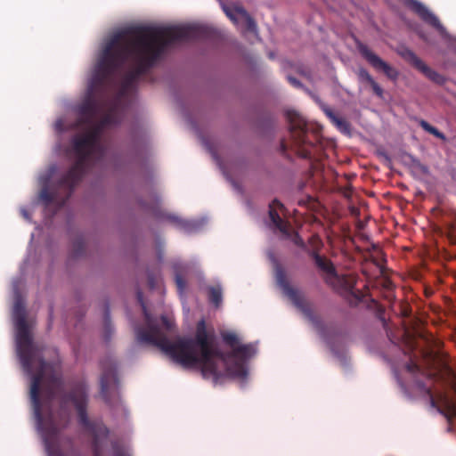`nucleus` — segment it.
I'll return each mask as SVG.
<instances>
[{"label": "nucleus", "instance_id": "f257e3e1", "mask_svg": "<svg viewBox=\"0 0 456 456\" xmlns=\"http://www.w3.org/2000/svg\"><path fill=\"white\" fill-rule=\"evenodd\" d=\"M213 28L204 25L136 26L115 34L105 45L97 61L89 87L103 95L113 76L131 60L134 68L122 80V94L133 88L141 76L148 72L165 49L175 42L210 39Z\"/></svg>", "mask_w": 456, "mask_h": 456}, {"label": "nucleus", "instance_id": "f03ea898", "mask_svg": "<svg viewBox=\"0 0 456 456\" xmlns=\"http://www.w3.org/2000/svg\"><path fill=\"white\" fill-rule=\"evenodd\" d=\"M144 315L146 326L136 330L140 343L157 346L174 362L183 368L200 370L203 378L212 379L216 384L223 378H246L247 369L242 361L256 354L253 344L239 345L224 353L215 345L214 334L207 330L203 319L196 325L194 338H178L171 342L146 310Z\"/></svg>", "mask_w": 456, "mask_h": 456}, {"label": "nucleus", "instance_id": "7ed1b4c3", "mask_svg": "<svg viewBox=\"0 0 456 456\" xmlns=\"http://www.w3.org/2000/svg\"><path fill=\"white\" fill-rule=\"evenodd\" d=\"M78 115L77 124L87 129L71 139L70 151L75 162L53 188L45 186L39 194L45 205L54 203L57 208H62L70 198L75 186L85 175L92 156L94 153L103 156L102 133L106 127L121 122L122 107L118 99L110 100L96 91L92 93L88 86L87 97L78 107Z\"/></svg>", "mask_w": 456, "mask_h": 456}, {"label": "nucleus", "instance_id": "20e7f679", "mask_svg": "<svg viewBox=\"0 0 456 456\" xmlns=\"http://www.w3.org/2000/svg\"><path fill=\"white\" fill-rule=\"evenodd\" d=\"M12 317L16 328L17 351L24 370L32 376L30 401L37 427L43 436L45 450L49 456H62L58 444L61 423L53 412L45 416L42 413L40 388L44 386L45 396L52 401L61 388V378L54 363L43 359L45 347L35 343L27 322L26 306L21 297L15 300Z\"/></svg>", "mask_w": 456, "mask_h": 456}, {"label": "nucleus", "instance_id": "39448f33", "mask_svg": "<svg viewBox=\"0 0 456 456\" xmlns=\"http://www.w3.org/2000/svg\"><path fill=\"white\" fill-rule=\"evenodd\" d=\"M61 408L68 403H72L77 410L78 422L92 437L94 456H102V444L108 439L109 429L102 421H90L87 416V387L84 382L72 386L69 393H63L60 397Z\"/></svg>", "mask_w": 456, "mask_h": 456}, {"label": "nucleus", "instance_id": "423d86ee", "mask_svg": "<svg viewBox=\"0 0 456 456\" xmlns=\"http://www.w3.org/2000/svg\"><path fill=\"white\" fill-rule=\"evenodd\" d=\"M286 118L289 123L290 135L289 144L282 140L281 150L283 153L291 148L302 159H311V149L321 140V128L308 123L295 110H287Z\"/></svg>", "mask_w": 456, "mask_h": 456}, {"label": "nucleus", "instance_id": "0eeeda50", "mask_svg": "<svg viewBox=\"0 0 456 456\" xmlns=\"http://www.w3.org/2000/svg\"><path fill=\"white\" fill-rule=\"evenodd\" d=\"M307 254L322 272L323 281L327 285L340 294L352 297L355 302H360L362 299V291L355 289L357 277L354 274H338L333 263L316 250L307 249Z\"/></svg>", "mask_w": 456, "mask_h": 456}, {"label": "nucleus", "instance_id": "6e6552de", "mask_svg": "<svg viewBox=\"0 0 456 456\" xmlns=\"http://www.w3.org/2000/svg\"><path fill=\"white\" fill-rule=\"evenodd\" d=\"M274 276L276 283L282 290V293L304 314L314 329L321 335H323L325 325L322 318L314 313L312 305L305 299V296L297 289L290 285L285 269L278 262L274 265Z\"/></svg>", "mask_w": 456, "mask_h": 456}, {"label": "nucleus", "instance_id": "1a4fd4ad", "mask_svg": "<svg viewBox=\"0 0 456 456\" xmlns=\"http://www.w3.org/2000/svg\"><path fill=\"white\" fill-rule=\"evenodd\" d=\"M416 385L419 389L429 397L432 407L443 414L449 421L456 418V402L449 398L447 395L441 393L439 400H436L433 395L432 388L424 381L416 379Z\"/></svg>", "mask_w": 456, "mask_h": 456}, {"label": "nucleus", "instance_id": "9d476101", "mask_svg": "<svg viewBox=\"0 0 456 456\" xmlns=\"http://www.w3.org/2000/svg\"><path fill=\"white\" fill-rule=\"evenodd\" d=\"M275 206L281 208L282 204L279 200H274L272 205H270L269 218L271 222V227L278 230L282 235H284L285 238L290 239L295 245L307 251L308 248H306L303 239L300 237L298 232L291 231L289 223L288 221L283 220L280 216L278 212L274 209Z\"/></svg>", "mask_w": 456, "mask_h": 456}, {"label": "nucleus", "instance_id": "9b49d317", "mask_svg": "<svg viewBox=\"0 0 456 456\" xmlns=\"http://www.w3.org/2000/svg\"><path fill=\"white\" fill-rule=\"evenodd\" d=\"M358 50L362 56L368 61V63L377 71H382L387 78L392 81H396L399 77V72L396 69L383 61L379 56L374 53L367 45L363 44L358 45Z\"/></svg>", "mask_w": 456, "mask_h": 456}, {"label": "nucleus", "instance_id": "f8f14e48", "mask_svg": "<svg viewBox=\"0 0 456 456\" xmlns=\"http://www.w3.org/2000/svg\"><path fill=\"white\" fill-rule=\"evenodd\" d=\"M402 56L415 69L420 71L426 77L437 85H444L445 77L436 70L428 67L420 58H419L411 50L406 49L402 53Z\"/></svg>", "mask_w": 456, "mask_h": 456}, {"label": "nucleus", "instance_id": "ddd939ff", "mask_svg": "<svg viewBox=\"0 0 456 456\" xmlns=\"http://www.w3.org/2000/svg\"><path fill=\"white\" fill-rule=\"evenodd\" d=\"M101 365L102 369V374L101 376V395L102 398L109 403V391L110 388L116 387L118 382L116 366L112 362L109 363L102 362Z\"/></svg>", "mask_w": 456, "mask_h": 456}, {"label": "nucleus", "instance_id": "4468645a", "mask_svg": "<svg viewBox=\"0 0 456 456\" xmlns=\"http://www.w3.org/2000/svg\"><path fill=\"white\" fill-rule=\"evenodd\" d=\"M222 6L224 13L234 24H238L240 20H242L245 22L248 31L255 32L256 30L255 20L242 6L226 4H223Z\"/></svg>", "mask_w": 456, "mask_h": 456}, {"label": "nucleus", "instance_id": "2eb2a0df", "mask_svg": "<svg viewBox=\"0 0 456 456\" xmlns=\"http://www.w3.org/2000/svg\"><path fill=\"white\" fill-rule=\"evenodd\" d=\"M409 7L411 11L418 14L422 20L436 28L440 33L444 32L445 28L441 24L439 19L434 13H432L423 4L417 0H410Z\"/></svg>", "mask_w": 456, "mask_h": 456}, {"label": "nucleus", "instance_id": "dca6fc26", "mask_svg": "<svg viewBox=\"0 0 456 456\" xmlns=\"http://www.w3.org/2000/svg\"><path fill=\"white\" fill-rule=\"evenodd\" d=\"M356 75L360 83L369 84L375 95H377L380 99L384 98L383 88L374 80L372 76L369 73V71L366 69L360 68L357 70Z\"/></svg>", "mask_w": 456, "mask_h": 456}, {"label": "nucleus", "instance_id": "f3484780", "mask_svg": "<svg viewBox=\"0 0 456 456\" xmlns=\"http://www.w3.org/2000/svg\"><path fill=\"white\" fill-rule=\"evenodd\" d=\"M323 110L326 116L341 132L346 134L350 132V124L346 118L336 115L330 108H324Z\"/></svg>", "mask_w": 456, "mask_h": 456}, {"label": "nucleus", "instance_id": "a211bd4d", "mask_svg": "<svg viewBox=\"0 0 456 456\" xmlns=\"http://www.w3.org/2000/svg\"><path fill=\"white\" fill-rule=\"evenodd\" d=\"M406 369L409 372H411L412 374H415V375L420 374V375L426 377L427 379L429 381H434L437 379H442L440 377L439 373L432 371V370H423V369H421V367L419 364H417L414 362H411L407 363Z\"/></svg>", "mask_w": 456, "mask_h": 456}, {"label": "nucleus", "instance_id": "6ab92c4d", "mask_svg": "<svg viewBox=\"0 0 456 456\" xmlns=\"http://www.w3.org/2000/svg\"><path fill=\"white\" fill-rule=\"evenodd\" d=\"M208 291L209 302L213 304L216 307H218L223 301V292L221 286H210L208 287Z\"/></svg>", "mask_w": 456, "mask_h": 456}, {"label": "nucleus", "instance_id": "aec40b11", "mask_svg": "<svg viewBox=\"0 0 456 456\" xmlns=\"http://www.w3.org/2000/svg\"><path fill=\"white\" fill-rule=\"evenodd\" d=\"M86 251V241L83 237H77L74 240L71 248V257L78 258L84 255Z\"/></svg>", "mask_w": 456, "mask_h": 456}, {"label": "nucleus", "instance_id": "412c9836", "mask_svg": "<svg viewBox=\"0 0 456 456\" xmlns=\"http://www.w3.org/2000/svg\"><path fill=\"white\" fill-rule=\"evenodd\" d=\"M420 126L428 133L433 134L436 138H439L443 141L445 140V135L440 132L436 127L431 126L428 122L425 120L420 121Z\"/></svg>", "mask_w": 456, "mask_h": 456}, {"label": "nucleus", "instance_id": "4be33fe9", "mask_svg": "<svg viewBox=\"0 0 456 456\" xmlns=\"http://www.w3.org/2000/svg\"><path fill=\"white\" fill-rule=\"evenodd\" d=\"M222 338L224 342L232 348V350H234V347L239 346V338L235 333L224 332L222 334Z\"/></svg>", "mask_w": 456, "mask_h": 456}, {"label": "nucleus", "instance_id": "5701e85b", "mask_svg": "<svg viewBox=\"0 0 456 456\" xmlns=\"http://www.w3.org/2000/svg\"><path fill=\"white\" fill-rule=\"evenodd\" d=\"M113 333V328L110 320V311L107 307L104 313V338L106 341L110 339L111 334Z\"/></svg>", "mask_w": 456, "mask_h": 456}, {"label": "nucleus", "instance_id": "b1692460", "mask_svg": "<svg viewBox=\"0 0 456 456\" xmlns=\"http://www.w3.org/2000/svg\"><path fill=\"white\" fill-rule=\"evenodd\" d=\"M444 374L446 375L447 379L446 382L456 393V373L452 369L446 367L444 370Z\"/></svg>", "mask_w": 456, "mask_h": 456}, {"label": "nucleus", "instance_id": "393cba45", "mask_svg": "<svg viewBox=\"0 0 456 456\" xmlns=\"http://www.w3.org/2000/svg\"><path fill=\"white\" fill-rule=\"evenodd\" d=\"M169 218L185 231H191L195 226L194 223L191 221L182 220L175 216H170Z\"/></svg>", "mask_w": 456, "mask_h": 456}, {"label": "nucleus", "instance_id": "a878e982", "mask_svg": "<svg viewBox=\"0 0 456 456\" xmlns=\"http://www.w3.org/2000/svg\"><path fill=\"white\" fill-rule=\"evenodd\" d=\"M161 324L165 327V329L169 331L173 328V322L166 315H161L160 317Z\"/></svg>", "mask_w": 456, "mask_h": 456}, {"label": "nucleus", "instance_id": "bb28decb", "mask_svg": "<svg viewBox=\"0 0 456 456\" xmlns=\"http://www.w3.org/2000/svg\"><path fill=\"white\" fill-rule=\"evenodd\" d=\"M175 283H176V286H177L178 289L180 290V292H183L186 286V282H185L184 279L181 275L176 274L175 275Z\"/></svg>", "mask_w": 456, "mask_h": 456}, {"label": "nucleus", "instance_id": "cd10ccee", "mask_svg": "<svg viewBox=\"0 0 456 456\" xmlns=\"http://www.w3.org/2000/svg\"><path fill=\"white\" fill-rule=\"evenodd\" d=\"M113 455L114 456H127L126 452L121 449L117 443L112 444Z\"/></svg>", "mask_w": 456, "mask_h": 456}, {"label": "nucleus", "instance_id": "c85d7f7f", "mask_svg": "<svg viewBox=\"0 0 456 456\" xmlns=\"http://www.w3.org/2000/svg\"><path fill=\"white\" fill-rule=\"evenodd\" d=\"M288 80L295 87H300L302 86L300 81L294 77L289 76Z\"/></svg>", "mask_w": 456, "mask_h": 456}, {"label": "nucleus", "instance_id": "c756f323", "mask_svg": "<svg viewBox=\"0 0 456 456\" xmlns=\"http://www.w3.org/2000/svg\"><path fill=\"white\" fill-rule=\"evenodd\" d=\"M416 166L420 169V171L423 174H427L428 173V167L426 166L420 164L419 161H416Z\"/></svg>", "mask_w": 456, "mask_h": 456}]
</instances>
